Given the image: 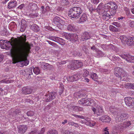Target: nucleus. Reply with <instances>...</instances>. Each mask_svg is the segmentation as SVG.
<instances>
[{"mask_svg": "<svg viewBox=\"0 0 134 134\" xmlns=\"http://www.w3.org/2000/svg\"><path fill=\"white\" fill-rule=\"evenodd\" d=\"M113 25L117 27H119L120 26V24L119 23L116 22H114L112 24Z\"/></svg>", "mask_w": 134, "mask_h": 134, "instance_id": "nucleus-57", "label": "nucleus"}, {"mask_svg": "<svg viewBox=\"0 0 134 134\" xmlns=\"http://www.w3.org/2000/svg\"><path fill=\"white\" fill-rule=\"evenodd\" d=\"M64 8L63 7H58V8H57V10L58 11H62V10H64Z\"/></svg>", "mask_w": 134, "mask_h": 134, "instance_id": "nucleus-63", "label": "nucleus"}, {"mask_svg": "<svg viewBox=\"0 0 134 134\" xmlns=\"http://www.w3.org/2000/svg\"><path fill=\"white\" fill-rule=\"evenodd\" d=\"M124 75H121L122 76L120 77V80L121 81H128V78H127V75L125 72V73H123Z\"/></svg>", "mask_w": 134, "mask_h": 134, "instance_id": "nucleus-30", "label": "nucleus"}, {"mask_svg": "<svg viewBox=\"0 0 134 134\" xmlns=\"http://www.w3.org/2000/svg\"><path fill=\"white\" fill-rule=\"evenodd\" d=\"M57 42L59 43L60 44L62 45H65V41L64 40L59 37H58Z\"/></svg>", "mask_w": 134, "mask_h": 134, "instance_id": "nucleus-33", "label": "nucleus"}, {"mask_svg": "<svg viewBox=\"0 0 134 134\" xmlns=\"http://www.w3.org/2000/svg\"><path fill=\"white\" fill-rule=\"evenodd\" d=\"M89 74V71L86 69L83 70V77H86Z\"/></svg>", "mask_w": 134, "mask_h": 134, "instance_id": "nucleus-43", "label": "nucleus"}, {"mask_svg": "<svg viewBox=\"0 0 134 134\" xmlns=\"http://www.w3.org/2000/svg\"><path fill=\"white\" fill-rule=\"evenodd\" d=\"M17 25L14 22H11L9 25V27L12 30H14L16 29Z\"/></svg>", "mask_w": 134, "mask_h": 134, "instance_id": "nucleus-26", "label": "nucleus"}, {"mask_svg": "<svg viewBox=\"0 0 134 134\" xmlns=\"http://www.w3.org/2000/svg\"><path fill=\"white\" fill-rule=\"evenodd\" d=\"M57 93L54 92H51L45 96V100L46 102H48L54 99L56 97Z\"/></svg>", "mask_w": 134, "mask_h": 134, "instance_id": "nucleus-9", "label": "nucleus"}, {"mask_svg": "<svg viewBox=\"0 0 134 134\" xmlns=\"http://www.w3.org/2000/svg\"><path fill=\"white\" fill-rule=\"evenodd\" d=\"M64 35L66 39L70 40V36H71V34L65 33H64Z\"/></svg>", "mask_w": 134, "mask_h": 134, "instance_id": "nucleus-49", "label": "nucleus"}, {"mask_svg": "<svg viewBox=\"0 0 134 134\" xmlns=\"http://www.w3.org/2000/svg\"><path fill=\"white\" fill-rule=\"evenodd\" d=\"M87 8L89 9V10L90 12L91 13L92 12V11L93 10L92 8V5L91 4H90L89 5V6H87Z\"/></svg>", "mask_w": 134, "mask_h": 134, "instance_id": "nucleus-52", "label": "nucleus"}, {"mask_svg": "<svg viewBox=\"0 0 134 134\" xmlns=\"http://www.w3.org/2000/svg\"><path fill=\"white\" fill-rule=\"evenodd\" d=\"M79 103L80 104L84 105H88L89 100L86 98L82 99L79 101Z\"/></svg>", "mask_w": 134, "mask_h": 134, "instance_id": "nucleus-17", "label": "nucleus"}, {"mask_svg": "<svg viewBox=\"0 0 134 134\" xmlns=\"http://www.w3.org/2000/svg\"><path fill=\"white\" fill-rule=\"evenodd\" d=\"M87 17H80L79 18V20L77 22L79 23H82L84 21H85L87 20Z\"/></svg>", "mask_w": 134, "mask_h": 134, "instance_id": "nucleus-35", "label": "nucleus"}, {"mask_svg": "<svg viewBox=\"0 0 134 134\" xmlns=\"http://www.w3.org/2000/svg\"><path fill=\"white\" fill-rule=\"evenodd\" d=\"M81 95L79 92H76L74 94V97L75 99H77L78 98L81 97Z\"/></svg>", "mask_w": 134, "mask_h": 134, "instance_id": "nucleus-44", "label": "nucleus"}, {"mask_svg": "<svg viewBox=\"0 0 134 134\" xmlns=\"http://www.w3.org/2000/svg\"><path fill=\"white\" fill-rule=\"evenodd\" d=\"M127 44L129 46H132L134 44V39L133 37H128Z\"/></svg>", "mask_w": 134, "mask_h": 134, "instance_id": "nucleus-25", "label": "nucleus"}, {"mask_svg": "<svg viewBox=\"0 0 134 134\" xmlns=\"http://www.w3.org/2000/svg\"><path fill=\"white\" fill-rule=\"evenodd\" d=\"M27 129L26 126L24 125H20L18 126V132L21 133H24Z\"/></svg>", "mask_w": 134, "mask_h": 134, "instance_id": "nucleus-16", "label": "nucleus"}, {"mask_svg": "<svg viewBox=\"0 0 134 134\" xmlns=\"http://www.w3.org/2000/svg\"><path fill=\"white\" fill-rule=\"evenodd\" d=\"M72 55L74 56H80L82 54L80 52H77V54H74V52L72 54Z\"/></svg>", "mask_w": 134, "mask_h": 134, "instance_id": "nucleus-56", "label": "nucleus"}, {"mask_svg": "<svg viewBox=\"0 0 134 134\" xmlns=\"http://www.w3.org/2000/svg\"><path fill=\"white\" fill-rule=\"evenodd\" d=\"M88 60L87 63V64L90 65H92V63H94V61L91 57H87Z\"/></svg>", "mask_w": 134, "mask_h": 134, "instance_id": "nucleus-32", "label": "nucleus"}, {"mask_svg": "<svg viewBox=\"0 0 134 134\" xmlns=\"http://www.w3.org/2000/svg\"><path fill=\"white\" fill-rule=\"evenodd\" d=\"M48 42L49 44L55 47H57V46L56 44L54 42H52L50 41H48Z\"/></svg>", "mask_w": 134, "mask_h": 134, "instance_id": "nucleus-51", "label": "nucleus"}, {"mask_svg": "<svg viewBox=\"0 0 134 134\" xmlns=\"http://www.w3.org/2000/svg\"><path fill=\"white\" fill-rule=\"evenodd\" d=\"M117 8L116 4L113 2H109L104 4L100 3L97 8V11L99 14L103 17H109L113 16L115 14Z\"/></svg>", "mask_w": 134, "mask_h": 134, "instance_id": "nucleus-2", "label": "nucleus"}, {"mask_svg": "<svg viewBox=\"0 0 134 134\" xmlns=\"http://www.w3.org/2000/svg\"><path fill=\"white\" fill-rule=\"evenodd\" d=\"M83 120H80V122L84 124L87 125L92 127L96 125V122L90 120L89 118H86Z\"/></svg>", "mask_w": 134, "mask_h": 134, "instance_id": "nucleus-6", "label": "nucleus"}, {"mask_svg": "<svg viewBox=\"0 0 134 134\" xmlns=\"http://www.w3.org/2000/svg\"><path fill=\"white\" fill-rule=\"evenodd\" d=\"M33 67H32L28 68L27 69H26L25 71L22 70L21 71L23 72V71H27L29 72V73H28V74H29V75H31L32 74V70L33 68Z\"/></svg>", "mask_w": 134, "mask_h": 134, "instance_id": "nucleus-39", "label": "nucleus"}, {"mask_svg": "<svg viewBox=\"0 0 134 134\" xmlns=\"http://www.w3.org/2000/svg\"><path fill=\"white\" fill-rule=\"evenodd\" d=\"M54 20L55 23H57V25L58 24V23H61V21H62L60 19V17H55L54 19Z\"/></svg>", "mask_w": 134, "mask_h": 134, "instance_id": "nucleus-42", "label": "nucleus"}, {"mask_svg": "<svg viewBox=\"0 0 134 134\" xmlns=\"http://www.w3.org/2000/svg\"><path fill=\"white\" fill-rule=\"evenodd\" d=\"M98 76L97 74L95 73H92L91 75V77L93 80L96 81V80L98 78Z\"/></svg>", "mask_w": 134, "mask_h": 134, "instance_id": "nucleus-36", "label": "nucleus"}, {"mask_svg": "<svg viewBox=\"0 0 134 134\" xmlns=\"http://www.w3.org/2000/svg\"><path fill=\"white\" fill-rule=\"evenodd\" d=\"M34 112L31 111H28L27 113V115L28 116H32L34 114Z\"/></svg>", "mask_w": 134, "mask_h": 134, "instance_id": "nucleus-53", "label": "nucleus"}, {"mask_svg": "<svg viewBox=\"0 0 134 134\" xmlns=\"http://www.w3.org/2000/svg\"><path fill=\"white\" fill-rule=\"evenodd\" d=\"M123 73H125V72L124 71L122 68L116 67L115 69L114 74L116 77H121V75L123 76L124 75Z\"/></svg>", "mask_w": 134, "mask_h": 134, "instance_id": "nucleus-10", "label": "nucleus"}, {"mask_svg": "<svg viewBox=\"0 0 134 134\" xmlns=\"http://www.w3.org/2000/svg\"><path fill=\"white\" fill-rule=\"evenodd\" d=\"M47 134H58V132L55 130L50 129L47 132Z\"/></svg>", "mask_w": 134, "mask_h": 134, "instance_id": "nucleus-34", "label": "nucleus"}, {"mask_svg": "<svg viewBox=\"0 0 134 134\" xmlns=\"http://www.w3.org/2000/svg\"><path fill=\"white\" fill-rule=\"evenodd\" d=\"M109 29L110 31L115 32L117 31V29L113 25H110L109 27Z\"/></svg>", "mask_w": 134, "mask_h": 134, "instance_id": "nucleus-41", "label": "nucleus"}, {"mask_svg": "<svg viewBox=\"0 0 134 134\" xmlns=\"http://www.w3.org/2000/svg\"><path fill=\"white\" fill-rule=\"evenodd\" d=\"M126 105L131 108L134 107V98H132L130 97H126L124 99Z\"/></svg>", "mask_w": 134, "mask_h": 134, "instance_id": "nucleus-7", "label": "nucleus"}, {"mask_svg": "<svg viewBox=\"0 0 134 134\" xmlns=\"http://www.w3.org/2000/svg\"><path fill=\"white\" fill-rule=\"evenodd\" d=\"M79 108L78 106L74 105L71 107V109L73 110L74 111H76L79 110Z\"/></svg>", "mask_w": 134, "mask_h": 134, "instance_id": "nucleus-46", "label": "nucleus"}, {"mask_svg": "<svg viewBox=\"0 0 134 134\" xmlns=\"http://www.w3.org/2000/svg\"><path fill=\"white\" fill-rule=\"evenodd\" d=\"M67 29L69 31H76L75 27L74 25H69L68 26Z\"/></svg>", "mask_w": 134, "mask_h": 134, "instance_id": "nucleus-27", "label": "nucleus"}, {"mask_svg": "<svg viewBox=\"0 0 134 134\" xmlns=\"http://www.w3.org/2000/svg\"><path fill=\"white\" fill-rule=\"evenodd\" d=\"M124 10L125 12H126L127 16H128L129 15L130 13V10L129 8L127 7H125Z\"/></svg>", "mask_w": 134, "mask_h": 134, "instance_id": "nucleus-50", "label": "nucleus"}, {"mask_svg": "<svg viewBox=\"0 0 134 134\" xmlns=\"http://www.w3.org/2000/svg\"><path fill=\"white\" fill-rule=\"evenodd\" d=\"M26 36H23L19 39V48L12 57L14 63L22 62L25 66L27 65L29 63L27 57L30 52L31 48L29 44L26 43Z\"/></svg>", "mask_w": 134, "mask_h": 134, "instance_id": "nucleus-1", "label": "nucleus"}, {"mask_svg": "<svg viewBox=\"0 0 134 134\" xmlns=\"http://www.w3.org/2000/svg\"><path fill=\"white\" fill-rule=\"evenodd\" d=\"M91 49L93 50L95 52H96L97 51V50L98 49H96L95 46H93L91 47Z\"/></svg>", "mask_w": 134, "mask_h": 134, "instance_id": "nucleus-61", "label": "nucleus"}, {"mask_svg": "<svg viewBox=\"0 0 134 134\" xmlns=\"http://www.w3.org/2000/svg\"><path fill=\"white\" fill-rule=\"evenodd\" d=\"M43 67V68L44 69H47L49 67L51 68L52 66L48 63H45L42 66Z\"/></svg>", "mask_w": 134, "mask_h": 134, "instance_id": "nucleus-45", "label": "nucleus"}, {"mask_svg": "<svg viewBox=\"0 0 134 134\" xmlns=\"http://www.w3.org/2000/svg\"><path fill=\"white\" fill-rule=\"evenodd\" d=\"M26 21L24 20L21 21V25L20 29V31L22 32H23L26 29V25L25 24Z\"/></svg>", "mask_w": 134, "mask_h": 134, "instance_id": "nucleus-23", "label": "nucleus"}, {"mask_svg": "<svg viewBox=\"0 0 134 134\" xmlns=\"http://www.w3.org/2000/svg\"><path fill=\"white\" fill-rule=\"evenodd\" d=\"M69 3L68 0H61L60 1V4L62 6L67 5L69 4Z\"/></svg>", "mask_w": 134, "mask_h": 134, "instance_id": "nucleus-40", "label": "nucleus"}, {"mask_svg": "<svg viewBox=\"0 0 134 134\" xmlns=\"http://www.w3.org/2000/svg\"><path fill=\"white\" fill-rule=\"evenodd\" d=\"M73 63L72 69H77L81 67L83 65L82 62L80 60H75L72 62Z\"/></svg>", "mask_w": 134, "mask_h": 134, "instance_id": "nucleus-12", "label": "nucleus"}, {"mask_svg": "<svg viewBox=\"0 0 134 134\" xmlns=\"http://www.w3.org/2000/svg\"><path fill=\"white\" fill-rule=\"evenodd\" d=\"M78 38V36L75 34H71L70 40L73 42L76 41Z\"/></svg>", "mask_w": 134, "mask_h": 134, "instance_id": "nucleus-24", "label": "nucleus"}, {"mask_svg": "<svg viewBox=\"0 0 134 134\" xmlns=\"http://www.w3.org/2000/svg\"><path fill=\"white\" fill-rule=\"evenodd\" d=\"M109 130L108 127L105 128L104 129L103 134H109Z\"/></svg>", "mask_w": 134, "mask_h": 134, "instance_id": "nucleus-54", "label": "nucleus"}, {"mask_svg": "<svg viewBox=\"0 0 134 134\" xmlns=\"http://www.w3.org/2000/svg\"><path fill=\"white\" fill-rule=\"evenodd\" d=\"M32 92V90L30 87H23L22 89V93L25 94H30Z\"/></svg>", "mask_w": 134, "mask_h": 134, "instance_id": "nucleus-14", "label": "nucleus"}, {"mask_svg": "<svg viewBox=\"0 0 134 134\" xmlns=\"http://www.w3.org/2000/svg\"><path fill=\"white\" fill-rule=\"evenodd\" d=\"M100 120L102 122H108L111 121V119L107 115H104L100 118Z\"/></svg>", "mask_w": 134, "mask_h": 134, "instance_id": "nucleus-18", "label": "nucleus"}, {"mask_svg": "<svg viewBox=\"0 0 134 134\" xmlns=\"http://www.w3.org/2000/svg\"><path fill=\"white\" fill-rule=\"evenodd\" d=\"M115 109L113 108L112 107H110L109 108L110 111L112 113H114V111H115Z\"/></svg>", "mask_w": 134, "mask_h": 134, "instance_id": "nucleus-60", "label": "nucleus"}, {"mask_svg": "<svg viewBox=\"0 0 134 134\" xmlns=\"http://www.w3.org/2000/svg\"><path fill=\"white\" fill-rule=\"evenodd\" d=\"M125 87L129 89L134 90V83H127L125 85Z\"/></svg>", "mask_w": 134, "mask_h": 134, "instance_id": "nucleus-28", "label": "nucleus"}, {"mask_svg": "<svg viewBox=\"0 0 134 134\" xmlns=\"http://www.w3.org/2000/svg\"><path fill=\"white\" fill-rule=\"evenodd\" d=\"M59 88L60 90H63L64 89V85L63 84H60V86H59Z\"/></svg>", "mask_w": 134, "mask_h": 134, "instance_id": "nucleus-62", "label": "nucleus"}, {"mask_svg": "<svg viewBox=\"0 0 134 134\" xmlns=\"http://www.w3.org/2000/svg\"><path fill=\"white\" fill-rule=\"evenodd\" d=\"M58 37L55 36H52L50 37V39L57 42Z\"/></svg>", "mask_w": 134, "mask_h": 134, "instance_id": "nucleus-48", "label": "nucleus"}, {"mask_svg": "<svg viewBox=\"0 0 134 134\" xmlns=\"http://www.w3.org/2000/svg\"><path fill=\"white\" fill-rule=\"evenodd\" d=\"M23 36H21L18 38V39L15 38L13 40L11 39V41H9L7 40H0V46L2 49L7 50H10L11 55L12 57L19 48V39Z\"/></svg>", "mask_w": 134, "mask_h": 134, "instance_id": "nucleus-3", "label": "nucleus"}, {"mask_svg": "<svg viewBox=\"0 0 134 134\" xmlns=\"http://www.w3.org/2000/svg\"><path fill=\"white\" fill-rule=\"evenodd\" d=\"M129 117V115L126 113L122 114L121 115H118L116 118L117 122L122 121L123 120L127 119Z\"/></svg>", "mask_w": 134, "mask_h": 134, "instance_id": "nucleus-11", "label": "nucleus"}, {"mask_svg": "<svg viewBox=\"0 0 134 134\" xmlns=\"http://www.w3.org/2000/svg\"><path fill=\"white\" fill-rule=\"evenodd\" d=\"M33 68V71L34 73L36 75H38L40 73V70L38 67H36Z\"/></svg>", "mask_w": 134, "mask_h": 134, "instance_id": "nucleus-37", "label": "nucleus"}, {"mask_svg": "<svg viewBox=\"0 0 134 134\" xmlns=\"http://www.w3.org/2000/svg\"><path fill=\"white\" fill-rule=\"evenodd\" d=\"M108 49H110L113 50L116 52L118 50V48L115 47L112 44H110L108 45Z\"/></svg>", "mask_w": 134, "mask_h": 134, "instance_id": "nucleus-29", "label": "nucleus"}, {"mask_svg": "<svg viewBox=\"0 0 134 134\" xmlns=\"http://www.w3.org/2000/svg\"><path fill=\"white\" fill-rule=\"evenodd\" d=\"M14 82V80L8 79H4L0 81V83H9L13 82Z\"/></svg>", "mask_w": 134, "mask_h": 134, "instance_id": "nucleus-31", "label": "nucleus"}, {"mask_svg": "<svg viewBox=\"0 0 134 134\" xmlns=\"http://www.w3.org/2000/svg\"><path fill=\"white\" fill-rule=\"evenodd\" d=\"M101 47L104 50L108 49V45L105 44H102L101 45Z\"/></svg>", "mask_w": 134, "mask_h": 134, "instance_id": "nucleus-47", "label": "nucleus"}, {"mask_svg": "<svg viewBox=\"0 0 134 134\" xmlns=\"http://www.w3.org/2000/svg\"><path fill=\"white\" fill-rule=\"evenodd\" d=\"M97 101L95 99H91L89 100V104L88 105L92 107V109L94 114L98 116L102 115L103 113L102 108L97 104Z\"/></svg>", "mask_w": 134, "mask_h": 134, "instance_id": "nucleus-4", "label": "nucleus"}, {"mask_svg": "<svg viewBox=\"0 0 134 134\" xmlns=\"http://www.w3.org/2000/svg\"><path fill=\"white\" fill-rule=\"evenodd\" d=\"M45 131V128H43L41 129V131L38 133V134H43Z\"/></svg>", "mask_w": 134, "mask_h": 134, "instance_id": "nucleus-55", "label": "nucleus"}, {"mask_svg": "<svg viewBox=\"0 0 134 134\" xmlns=\"http://www.w3.org/2000/svg\"><path fill=\"white\" fill-rule=\"evenodd\" d=\"M17 2L13 0L10 2L8 4V8H14L16 5Z\"/></svg>", "mask_w": 134, "mask_h": 134, "instance_id": "nucleus-22", "label": "nucleus"}, {"mask_svg": "<svg viewBox=\"0 0 134 134\" xmlns=\"http://www.w3.org/2000/svg\"><path fill=\"white\" fill-rule=\"evenodd\" d=\"M81 12L80 8L74 7L70 9L68 13L69 17H78Z\"/></svg>", "mask_w": 134, "mask_h": 134, "instance_id": "nucleus-5", "label": "nucleus"}, {"mask_svg": "<svg viewBox=\"0 0 134 134\" xmlns=\"http://www.w3.org/2000/svg\"><path fill=\"white\" fill-rule=\"evenodd\" d=\"M90 37L89 34L87 32H85L82 34L81 37V40L84 41L90 38Z\"/></svg>", "mask_w": 134, "mask_h": 134, "instance_id": "nucleus-19", "label": "nucleus"}, {"mask_svg": "<svg viewBox=\"0 0 134 134\" xmlns=\"http://www.w3.org/2000/svg\"><path fill=\"white\" fill-rule=\"evenodd\" d=\"M112 58L113 59L112 60H119V57H117L115 55L113 56H112Z\"/></svg>", "mask_w": 134, "mask_h": 134, "instance_id": "nucleus-58", "label": "nucleus"}, {"mask_svg": "<svg viewBox=\"0 0 134 134\" xmlns=\"http://www.w3.org/2000/svg\"><path fill=\"white\" fill-rule=\"evenodd\" d=\"M97 56L100 57L104 56V55L103 53L99 49H98L96 52Z\"/></svg>", "mask_w": 134, "mask_h": 134, "instance_id": "nucleus-38", "label": "nucleus"}, {"mask_svg": "<svg viewBox=\"0 0 134 134\" xmlns=\"http://www.w3.org/2000/svg\"><path fill=\"white\" fill-rule=\"evenodd\" d=\"M31 29L35 32L38 31L39 30V28L36 24H33L29 26Z\"/></svg>", "mask_w": 134, "mask_h": 134, "instance_id": "nucleus-20", "label": "nucleus"}, {"mask_svg": "<svg viewBox=\"0 0 134 134\" xmlns=\"http://www.w3.org/2000/svg\"><path fill=\"white\" fill-rule=\"evenodd\" d=\"M78 75L76 74L71 76H69L66 77L67 80L69 82L77 81L79 78V76Z\"/></svg>", "mask_w": 134, "mask_h": 134, "instance_id": "nucleus-13", "label": "nucleus"}, {"mask_svg": "<svg viewBox=\"0 0 134 134\" xmlns=\"http://www.w3.org/2000/svg\"><path fill=\"white\" fill-rule=\"evenodd\" d=\"M91 2L94 4H97L99 3V0H91Z\"/></svg>", "mask_w": 134, "mask_h": 134, "instance_id": "nucleus-59", "label": "nucleus"}, {"mask_svg": "<svg viewBox=\"0 0 134 134\" xmlns=\"http://www.w3.org/2000/svg\"><path fill=\"white\" fill-rule=\"evenodd\" d=\"M117 37L118 38H119L123 43H127V40L128 38H127L125 36L123 35L120 36H118Z\"/></svg>", "mask_w": 134, "mask_h": 134, "instance_id": "nucleus-21", "label": "nucleus"}, {"mask_svg": "<svg viewBox=\"0 0 134 134\" xmlns=\"http://www.w3.org/2000/svg\"><path fill=\"white\" fill-rule=\"evenodd\" d=\"M130 25L131 27H134V21L131 22L130 23Z\"/></svg>", "mask_w": 134, "mask_h": 134, "instance_id": "nucleus-64", "label": "nucleus"}, {"mask_svg": "<svg viewBox=\"0 0 134 134\" xmlns=\"http://www.w3.org/2000/svg\"><path fill=\"white\" fill-rule=\"evenodd\" d=\"M131 125V122L129 121L124 122L123 123L121 124H119V128L121 129H123L124 128H126L129 126Z\"/></svg>", "mask_w": 134, "mask_h": 134, "instance_id": "nucleus-15", "label": "nucleus"}, {"mask_svg": "<svg viewBox=\"0 0 134 134\" xmlns=\"http://www.w3.org/2000/svg\"><path fill=\"white\" fill-rule=\"evenodd\" d=\"M120 56L122 58L125 59L127 61L130 63L134 62V56L129 54H121Z\"/></svg>", "mask_w": 134, "mask_h": 134, "instance_id": "nucleus-8", "label": "nucleus"}]
</instances>
